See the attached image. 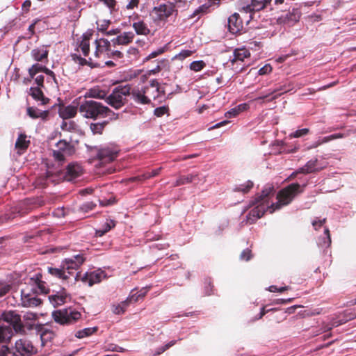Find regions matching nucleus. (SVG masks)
<instances>
[{
  "mask_svg": "<svg viewBox=\"0 0 356 356\" xmlns=\"http://www.w3.org/2000/svg\"><path fill=\"white\" fill-rule=\"evenodd\" d=\"M131 298H133V296H128L125 300L119 303L120 306L124 309V311H126V309L128 307L130 303L132 302Z\"/></svg>",
  "mask_w": 356,
  "mask_h": 356,
  "instance_id": "obj_63",
  "label": "nucleus"
},
{
  "mask_svg": "<svg viewBox=\"0 0 356 356\" xmlns=\"http://www.w3.org/2000/svg\"><path fill=\"white\" fill-rule=\"evenodd\" d=\"M27 114L33 119L36 118H42L45 120L49 115V112L47 111H40L34 107H29L27 108Z\"/></svg>",
  "mask_w": 356,
  "mask_h": 356,
  "instance_id": "obj_30",
  "label": "nucleus"
},
{
  "mask_svg": "<svg viewBox=\"0 0 356 356\" xmlns=\"http://www.w3.org/2000/svg\"><path fill=\"white\" fill-rule=\"evenodd\" d=\"M29 285L21 290V304L24 307L40 306L42 301L38 295L49 292L45 282L42 280V275L39 273H35L30 279Z\"/></svg>",
  "mask_w": 356,
  "mask_h": 356,
  "instance_id": "obj_2",
  "label": "nucleus"
},
{
  "mask_svg": "<svg viewBox=\"0 0 356 356\" xmlns=\"http://www.w3.org/2000/svg\"><path fill=\"white\" fill-rule=\"evenodd\" d=\"M40 87H31L30 88V95L38 102H40L41 104H45L48 99L45 98Z\"/></svg>",
  "mask_w": 356,
  "mask_h": 356,
  "instance_id": "obj_28",
  "label": "nucleus"
},
{
  "mask_svg": "<svg viewBox=\"0 0 356 356\" xmlns=\"http://www.w3.org/2000/svg\"><path fill=\"white\" fill-rule=\"evenodd\" d=\"M307 183L302 186L298 183H293L282 188L277 195V202H270V196L273 195L274 187L268 184L265 186L261 194L251 200L249 207H253L247 216V220L250 223L254 222L257 219L261 218L266 211H269L270 213L282 207L290 204L294 197L299 193L303 192Z\"/></svg>",
  "mask_w": 356,
  "mask_h": 356,
  "instance_id": "obj_1",
  "label": "nucleus"
},
{
  "mask_svg": "<svg viewBox=\"0 0 356 356\" xmlns=\"http://www.w3.org/2000/svg\"><path fill=\"white\" fill-rule=\"evenodd\" d=\"M149 178H150V176L149 175V172H146L145 173H143L141 175H139L138 176L131 178V181H144L147 179H149Z\"/></svg>",
  "mask_w": 356,
  "mask_h": 356,
  "instance_id": "obj_52",
  "label": "nucleus"
},
{
  "mask_svg": "<svg viewBox=\"0 0 356 356\" xmlns=\"http://www.w3.org/2000/svg\"><path fill=\"white\" fill-rule=\"evenodd\" d=\"M23 317L25 321H35L38 318V314L36 313L28 312L24 314Z\"/></svg>",
  "mask_w": 356,
  "mask_h": 356,
  "instance_id": "obj_53",
  "label": "nucleus"
},
{
  "mask_svg": "<svg viewBox=\"0 0 356 356\" xmlns=\"http://www.w3.org/2000/svg\"><path fill=\"white\" fill-rule=\"evenodd\" d=\"M26 135L24 134H20L15 143V147L17 149L18 154H21L26 150L29 145V140H26Z\"/></svg>",
  "mask_w": 356,
  "mask_h": 356,
  "instance_id": "obj_27",
  "label": "nucleus"
},
{
  "mask_svg": "<svg viewBox=\"0 0 356 356\" xmlns=\"http://www.w3.org/2000/svg\"><path fill=\"white\" fill-rule=\"evenodd\" d=\"M106 277V274L103 270H97L90 273H86L81 278L83 282H88L89 286L100 282Z\"/></svg>",
  "mask_w": 356,
  "mask_h": 356,
  "instance_id": "obj_18",
  "label": "nucleus"
},
{
  "mask_svg": "<svg viewBox=\"0 0 356 356\" xmlns=\"http://www.w3.org/2000/svg\"><path fill=\"white\" fill-rule=\"evenodd\" d=\"M44 73L49 76L48 79L53 80L54 82L57 84V81H56V75H55V74H54V72L53 71L50 70L49 69H48L47 67L45 69ZM47 81H49V80L47 79Z\"/></svg>",
  "mask_w": 356,
  "mask_h": 356,
  "instance_id": "obj_60",
  "label": "nucleus"
},
{
  "mask_svg": "<svg viewBox=\"0 0 356 356\" xmlns=\"http://www.w3.org/2000/svg\"><path fill=\"white\" fill-rule=\"evenodd\" d=\"M71 56L72 60L75 63H79L81 66L87 65L88 63V61L86 58H82L80 55H78L77 54H72Z\"/></svg>",
  "mask_w": 356,
  "mask_h": 356,
  "instance_id": "obj_49",
  "label": "nucleus"
},
{
  "mask_svg": "<svg viewBox=\"0 0 356 356\" xmlns=\"http://www.w3.org/2000/svg\"><path fill=\"white\" fill-rule=\"evenodd\" d=\"M134 33L131 31L124 32L111 40L113 45H127L131 43L134 38Z\"/></svg>",
  "mask_w": 356,
  "mask_h": 356,
  "instance_id": "obj_20",
  "label": "nucleus"
},
{
  "mask_svg": "<svg viewBox=\"0 0 356 356\" xmlns=\"http://www.w3.org/2000/svg\"><path fill=\"white\" fill-rule=\"evenodd\" d=\"M239 114L238 111H237L236 108L234 107L227 112L225 113V115L227 118H235Z\"/></svg>",
  "mask_w": 356,
  "mask_h": 356,
  "instance_id": "obj_56",
  "label": "nucleus"
},
{
  "mask_svg": "<svg viewBox=\"0 0 356 356\" xmlns=\"http://www.w3.org/2000/svg\"><path fill=\"white\" fill-rule=\"evenodd\" d=\"M139 2L140 0H126L124 8L127 10H132L138 7Z\"/></svg>",
  "mask_w": 356,
  "mask_h": 356,
  "instance_id": "obj_44",
  "label": "nucleus"
},
{
  "mask_svg": "<svg viewBox=\"0 0 356 356\" xmlns=\"http://www.w3.org/2000/svg\"><path fill=\"white\" fill-rule=\"evenodd\" d=\"M49 51L44 47L34 49L31 51V56L38 62L47 61Z\"/></svg>",
  "mask_w": 356,
  "mask_h": 356,
  "instance_id": "obj_26",
  "label": "nucleus"
},
{
  "mask_svg": "<svg viewBox=\"0 0 356 356\" xmlns=\"http://www.w3.org/2000/svg\"><path fill=\"white\" fill-rule=\"evenodd\" d=\"M69 298V295L64 289L57 292L56 294H53L49 296V300L50 302L54 305V307H58L63 305Z\"/></svg>",
  "mask_w": 356,
  "mask_h": 356,
  "instance_id": "obj_21",
  "label": "nucleus"
},
{
  "mask_svg": "<svg viewBox=\"0 0 356 356\" xmlns=\"http://www.w3.org/2000/svg\"><path fill=\"white\" fill-rule=\"evenodd\" d=\"M107 92L104 90H101L99 88H93L90 89L88 92H86L85 95V98L86 97H91V98H97V99H106Z\"/></svg>",
  "mask_w": 356,
  "mask_h": 356,
  "instance_id": "obj_29",
  "label": "nucleus"
},
{
  "mask_svg": "<svg viewBox=\"0 0 356 356\" xmlns=\"http://www.w3.org/2000/svg\"><path fill=\"white\" fill-rule=\"evenodd\" d=\"M10 289V286L4 281L0 280V297L5 296Z\"/></svg>",
  "mask_w": 356,
  "mask_h": 356,
  "instance_id": "obj_46",
  "label": "nucleus"
},
{
  "mask_svg": "<svg viewBox=\"0 0 356 356\" xmlns=\"http://www.w3.org/2000/svg\"><path fill=\"white\" fill-rule=\"evenodd\" d=\"M164 52V48H159L156 49V51H154L151 52L145 58L146 60H148L149 59L154 58L156 57L157 56L163 54Z\"/></svg>",
  "mask_w": 356,
  "mask_h": 356,
  "instance_id": "obj_55",
  "label": "nucleus"
},
{
  "mask_svg": "<svg viewBox=\"0 0 356 356\" xmlns=\"http://www.w3.org/2000/svg\"><path fill=\"white\" fill-rule=\"evenodd\" d=\"M79 111L85 118L96 120L101 118L104 111H106V106L95 100H88L86 98H79L78 103Z\"/></svg>",
  "mask_w": 356,
  "mask_h": 356,
  "instance_id": "obj_6",
  "label": "nucleus"
},
{
  "mask_svg": "<svg viewBox=\"0 0 356 356\" xmlns=\"http://www.w3.org/2000/svg\"><path fill=\"white\" fill-rule=\"evenodd\" d=\"M97 328L96 327H87L83 330H79L76 332L75 337L79 339H82L86 337H88L96 332Z\"/></svg>",
  "mask_w": 356,
  "mask_h": 356,
  "instance_id": "obj_38",
  "label": "nucleus"
},
{
  "mask_svg": "<svg viewBox=\"0 0 356 356\" xmlns=\"http://www.w3.org/2000/svg\"><path fill=\"white\" fill-rule=\"evenodd\" d=\"M2 318L3 322L0 321V342L9 341L13 336V330L16 333L24 332L21 316L16 312H5Z\"/></svg>",
  "mask_w": 356,
  "mask_h": 356,
  "instance_id": "obj_3",
  "label": "nucleus"
},
{
  "mask_svg": "<svg viewBox=\"0 0 356 356\" xmlns=\"http://www.w3.org/2000/svg\"><path fill=\"white\" fill-rule=\"evenodd\" d=\"M219 1L220 0H209V1L207 3H205L202 5H201L200 6H199L198 8H197L193 11V14H191L189 16V18L193 19V18L195 17L196 16L204 15V14L208 13L209 8L212 5L218 4Z\"/></svg>",
  "mask_w": 356,
  "mask_h": 356,
  "instance_id": "obj_24",
  "label": "nucleus"
},
{
  "mask_svg": "<svg viewBox=\"0 0 356 356\" xmlns=\"http://www.w3.org/2000/svg\"><path fill=\"white\" fill-rule=\"evenodd\" d=\"M272 0H247V5L242 7L246 13L250 14V19L253 18V15L265 8H266Z\"/></svg>",
  "mask_w": 356,
  "mask_h": 356,
  "instance_id": "obj_13",
  "label": "nucleus"
},
{
  "mask_svg": "<svg viewBox=\"0 0 356 356\" xmlns=\"http://www.w3.org/2000/svg\"><path fill=\"white\" fill-rule=\"evenodd\" d=\"M309 132V129L307 128H304L301 129L296 130V131L289 134V137L292 138H300L301 136L307 135Z\"/></svg>",
  "mask_w": 356,
  "mask_h": 356,
  "instance_id": "obj_45",
  "label": "nucleus"
},
{
  "mask_svg": "<svg viewBox=\"0 0 356 356\" xmlns=\"http://www.w3.org/2000/svg\"><path fill=\"white\" fill-rule=\"evenodd\" d=\"M86 258L83 254L74 255L70 258H66L62 261L61 268L48 267V272L58 278L67 280L69 275H72L74 280L79 279L80 273L74 274L72 270H76L85 261Z\"/></svg>",
  "mask_w": 356,
  "mask_h": 356,
  "instance_id": "obj_4",
  "label": "nucleus"
},
{
  "mask_svg": "<svg viewBox=\"0 0 356 356\" xmlns=\"http://www.w3.org/2000/svg\"><path fill=\"white\" fill-rule=\"evenodd\" d=\"M197 177V174H188L187 175L181 176L176 181V186L184 185L191 183Z\"/></svg>",
  "mask_w": 356,
  "mask_h": 356,
  "instance_id": "obj_33",
  "label": "nucleus"
},
{
  "mask_svg": "<svg viewBox=\"0 0 356 356\" xmlns=\"http://www.w3.org/2000/svg\"><path fill=\"white\" fill-rule=\"evenodd\" d=\"M96 43V51L95 54L97 57L100 56V55L104 52H107V54L110 51L111 42L107 39L101 38L99 40H95Z\"/></svg>",
  "mask_w": 356,
  "mask_h": 356,
  "instance_id": "obj_22",
  "label": "nucleus"
},
{
  "mask_svg": "<svg viewBox=\"0 0 356 356\" xmlns=\"http://www.w3.org/2000/svg\"><path fill=\"white\" fill-rule=\"evenodd\" d=\"M325 236L318 241V245L323 248H327L331 244V238L328 228H325L324 231Z\"/></svg>",
  "mask_w": 356,
  "mask_h": 356,
  "instance_id": "obj_39",
  "label": "nucleus"
},
{
  "mask_svg": "<svg viewBox=\"0 0 356 356\" xmlns=\"http://www.w3.org/2000/svg\"><path fill=\"white\" fill-rule=\"evenodd\" d=\"M61 128L64 131H72L76 129L77 125L74 121H63L61 124Z\"/></svg>",
  "mask_w": 356,
  "mask_h": 356,
  "instance_id": "obj_42",
  "label": "nucleus"
},
{
  "mask_svg": "<svg viewBox=\"0 0 356 356\" xmlns=\"http://www.w3.org/2000/svg\"><path fill=\"white\" fill-rule=\"evenodd\" d=\"M115 226V222L113 220H107L106 222L103 225L102 227L97 230L96 234L99 236H102L106 232L110 231L113 227Z\"/></svg>",
  "mask_w": 356,
  "mask_h": 356,
  "instance_id": "obj_36",
  "label": "nucleus"
},
{
  "mask_svg": "<svg viewBox=\"0 0 356 356\" xmlns=\"http://www.w3.org/2000/svg\"><path fill=\"white\" fill-rule=\"evenodd\" d=\"M99 1L106 6L110 9L111 12L117 10V1L115 0H99Z\"/></svg>",
  "mask_w": 356,
  "mask_h": 356,
  "instance_id": "obj_50",
  "label": "nucleus"
},
{
  "mask_svg": "<svg viewBox=\"0 0 356 356\" xmlns=\"http://www.w3.org/2000/svg\"><path fill=\"white\" fill-rule=\"evenodd\" d=\"M193 51L191 50H188V49L182 50L179 54H177L176 56V58H179L180 60H184L186 58L191 56L193 54Z\"/></svg>",
  "mask_w": 356,
  "mask_h": 356,
  "instance_id": "obj_51",
  "label": "nucleus"
},
{
  "mask_svg": "<svg viewBox=\"0 0 356 356\" xmlns=\"http://www.w3.org/2000/svg\"><path fill=\"white\" fill-rule=\"evenodd\" d=\"M112 311L115 314H122L124 313V309L120 306V304L118 305H113L112 307Z\"/></svg>",
  "mask_w": 356,
  "mask_h": 356,
  "instance_id": "obj_59",
  "label": "nucleus"
},
{
  "mask_svg": "<svg viewBox=\"0 0 356 356\" xmlns=\"http://www.w3.org/2000/svg\"><path fill=\"white\" fill-rule=\"evenodd\" d=\"M150 289L151 286H147L145 287L142 288L139 291L137 292L138 297H140L141 298H143V297L145 296V295Z\"/></svg>",
  "mask_w": 356,
  "mask_h": 356,
  "instance_id": "obj_61",
  "label": "nucleus"
},
{
  "mask_svg": "<svg viewBox=\"0 0 356 356\" xmlns=\"http://www.w3.org/2000/svg\"><path fill=\"white\" fill-rule=\"evenodd\" d=\"M56 149L53 150V156L58 161H63L65 156H70L74 152V147L65 140H59L56 145Z\"/></svg>",
  "mask_w": 356,
  "mask_h": 356,
  "instance_id": "obj_10",
  "label": "nucleus"
},
{
  "mask_svg": "<svg viewBox=\"0 0 356 356\" xmlns=\"http://www.w3.org/2000/svg\"><path fill=\"white\" fill-rule=\"evenodd\" d=\"M317 159L309 161L304 166L299 168L297 171L293 172L291 177H294L298 173L309 174L315 172L316 168Z\"/></svg>",
  "mask_w": 356,
  "mask_h": 356,
  "instance_id": "obj_23",
  "label": "nucleus"
},
{
  "mask_svg": "<svg viewBox=\"0 0 356 356\" xmlns=\"http://www.w3.org/2000/svg\"><path fill=\"white\" fill-rule=\"evenodd\" d=\"M143 87L149 99V104H152V106L156 105L155 103H152V100L157 104H160L165 100V91L160 87L159 83L156 79L149 81V84Z\"/></svg>",
  "mask_w": 356,
  "mask_h": 356,
  "instance_id": "obj_9",
  "label": "nucleus"
},
{
  "mask_svg": "<svg viewBox=\"0 0 356 356\" xmlns=\"http://www.w3.org/2000/svg\"><path fill=\"white\" fill-rule=\"evenodd\" d=\"M175 343H176V341L175 340L170 341V342H168L165 345L158 348L155 355H161V353L165 352L166 350H168V348H170V347L174 346Z\"/></svg>",
  "mask_w": 356,
  "mask_h": 356,
  "instance_id": "obj_47",
  "label": "nucleus"
},
{
  "mask_svg": "<svg viewBox=\"0 0 356 356\" xmlns=\"http://www.w3.org/2000/svg\"><path fill=\"white\" fill-rule=\"evenodd\" d=\"M106 111H104L101 115V118H108L111 120H117L118 118V113L112 111L108 107L106 106Z\"/></svg>",
  "mask_w": 356,
  "mask_h": 356,
  "instance_id": "obj_43",
  "label": "nucleus"
},
{
  "mask_svg": "<svg viewBox=\"0 0 356 356\" xmlns=\"http://www.w3.org/2000/svg\"><path fill=\"white\" fill-rule=\"evenodd\" d=\"M253 187V183L251 181H248L243 184L238 185L234 188L235 191L247 193Z\"/></svg>",
  "mask_w": 356,
  "mask_h": 356,
  "instance_id": "obj_40",
  "label": "nucleus"
},
{
  "mask_svg": "<svg viewBox=\"0 0 356 356\" xmlns=\"http://www.w3.org/2000/svg\"><path fill=\"white\" fill-rule=\"evenodd\" d=\"M168 111V107L167 106H163L156 108L154 111V114L156 117H161Z\"/></svg>",
  "mask_w": 356,
  "mask_h": 356,
  "instance_id": "obj_48",
  "label": "nucleus"
},
{
  "mask_svg": "<svg viewBox=\"0 0 356 356\" xmlns=\"http://www.w3.org/2000/svg\"><path fill=\"white\" fill-rule=\"evenodd\" d=\"M44 77L43 75H38L34 77L35 83L38 85V87L44 86Z\"/></svg>",
  "mask_w": 356,
  "mask_h": 356,
  "instance_id": "obj_62",
  "label": "nucleus"
},
{
  "mask_svg": "<svg viewBox=\"0 0 356 356\" xmlns=\"http://www.w3.org/2000/svg\"><path fill=\"white\" fill-rule=\"evenodd\" d=\"M79 48L84 56H88L90 52L89 38L86 35H83V39L80 42Z\"/></svg>",
  "mask_w": 356,
  "mask_h": 356,
  "instance_id": "obj_35",
  "label": "nucleus"
},
{
  "mask_svg": "<svg viewBox=\"0 0 356 356\" xmlns=\"http://www.w3.org/2000/svg\"><path fill=\"white\" fill-rule=\"evenodd\" d=\"M250 56V53L245 49H236L234 52V58L232 60L233 63L237 61H243L245 58Z\"/></svg>",
  "mask_w": 356,
  "mask_h": 356,
  "instance_id": "obj_32",
  "label": "nucleus"
},
{
  "mask_svg": "<svg viewBox=\"0 0 356 356\" xmlns=\"http://www.w3.org/2000/svg\"><path fill=\"white\" fill-rule=\"evenodd\" d=\"M39 332L42 346H45L47 343L51 341L55 335L54 332L45 327H42Z\"/></svg>",
  "mask_w": 356,
  "mask_h": 356,
  "instance_id": "obj_31",
  "label": "nucleus"
},
{
  "mask_svg": "<svg viewBox=\"0 0 356 356\" xmlns=\"http://www.w3.org/2000/svg\"><path fill=\"white\" fill-rule=\"evenodd\" d=\"M118 152V148L113 146H106L98 150L97 157L102 163L111 162L117 158Z\"/></svg>",
  "mask_w": 356,
  "mask_h": 356,
  "instance_id": "obj_14",
  "label": "nucleus"
},
{
  "mask_svg": "<svg viewBox=\"0 0 356 356\" xmlns=\"http://www.w3.org/2000/svg\"><path fill=\"white\" fill-rule=\"evenodd\" d=\"M251 258L252 254L249 249L244 250L240 255V259L241 260L249 261Z\"/></svg>",
  "mask_w": 356,
  "mask_h": 356,
  "instance_id": "obj_54",
  "label": "nucleus"
},
{
  "mask_svg": "<svg viewBox=\"0 0 356 356\" xmlns=\"http://www.w3.org/2000/svg\"><path fill=\"white\" fill-rule=\"evenodd\" d=\"M206 66L203 60L193 61L190 64V69L194 72H200Z\"/></svg>",
  "mask_w": 356,
  "mask_h": 356,
  "instance_id": "obj_41",
  "label": "nucleus"
},
{
  "mask_svg": "<svg viewBox=\"0 0 356 356\" xmlns=\"http://www.w3.org/2000/svg\"><path fill=\"white\" fill-rule=\"evenodd\" d=\"M79 106L74 105H68L60 109L59 114L60 116L63 120H67L72 118H74L76 113Z\"/></svg>",
  "mask_w": 356,
  "mask_h": 356,
  "instance_id": "obj_25",
  "label": "nucleus"
},
{
  "mask_svg": "<svg viewBox=\"0 0 356 356\" xmlns=\"http://www.w3.org/2000/svg\"><path fill=\"white\" fill-rule=\"evenodd\" d=\"M108 123V122L106 120L102 122L91 123L90 129L93 134H102Z\"/></svg>",
  "mask_w": 356,
  "mask_h": 356,
  "instance_id": "obj_34",
  "label": "nucleus"
},
{
  "mask_svg": "<svg viewBox=\"0 0 356 356\" xmlns=\"http://www.w3.org/2000/svg\"><path fill=\"white\" fill-rule=\"evenodd\" d=\"M83 172V167L79 163L76 162L70 163L63 172V179L67 181H73L80 177Z\"/></svg>",
  "mask_w": 356,
  "mask_h": 356,
  "instance_id": "obj_12",
  "label": "nucleus"
},
{
  "mask_svg": "<svg viewBox=\"0 0 356 356\" xmlns=\"http://www.w3.org/2000/svg\"><path fill=\"white\" fill-rule=\"evenodd\" d=\"M271 70H272L271 66L270 65H266L259 70L258 73L259 75H264V74H267L270 73L271 72Z\"/></svg>",
  "mask_w": 356,
  "mask_h": 356,
  "instance_id": "obj_58",
  "label": "nucleus"
},
{
  "mask_svg": "<svg viewBox=\"0 0 356 356\" xmlns=\"http://www.w3.org/2000/svg\"><path fill=\"white\" fill-rule=\"evenodd\" d=\"M47 67L45 66L42 65L39 63L33 64L29 69V74L31 76V79H34L35 75L40 72H42L44 73L45 69Z\"/></svg>",
  "mask_w": 356,
  "mask_h": 356,
  "instance_id": "obj_37",
  "label": "nucleus"
},
{
  "mask_svg": "<svg viewBox=\"0 0 356 356\" xmlns=\"http://www.w3.org/2000/svg\"><path fill=\"white\" fill-rule=\"evenodd\" d=\"M14 350L3 345L0 350V356H32L37 353V348L32 341L25 337L15 341Z\"/></svg>",
  "mask_w": 356,
  "mask_h": 356,
  "instance_id": "obj_5",
  "label": "nucleus"
},
{
  "mask_svg": "<svg viewBox=\"0 0 356 356\" xmlns=\"http://www.w3.org/2000/svg\"><path fill=\"white\" fill-rule=\"evenodd\" d=\"M300 17L301 12L300 8H293L288 13L282 15L279 18V21L288 26H293L299 21Z\"/></svg>",
  "mask_w": 356,
  "mask_h": 356,
  "instance_id": "obj_15",
  "label": "nucleus"
},
{
  "mask_svg": "<svg viewBox=\"0 0 356 356\" xmlns=\"http://www.w3.org/2000/svg\"><path fill=\"white\" fill-rule=\"evenodd\" d=\"M95 204H94L93 202H86L85 204H83L81 207V209L85 211H90V210H92L94 209V207H95Z\"/></svg>",
  "mask_w": 356,
  "mask_h": 356,
  "instance_id": "obj_64",
  "label": "nucleus"
},
{
  "mask_svg": "<svg viewBox=\"0 0 356 356\" xmlns=\"http://www.w3.org/2000/svg\"><path fill=\"white\" fill-rule=\"evenodd\" d=\"M131 92L129 84L120 85L106 96V102L115 109L122 108L126 104V97Z\"/></svg>",
  "mask_w": 356,
  "mask_h": 356,
  "instance_id": "obj_8",
  "label": "nucleus"
},
{
  "mask_svg": "<svg viewBox=\"0 0 356 356\" xmlns=\"http://www.w3.org/2000/svg\"><path fill=\"white\" fill-rule=\"evenodd\" d=\"M109 57L113 58H122L123 57V54L118 50L111 51L108 53Z\"/></svg>",
  "mask_w": 356,
  "mask_h": 356,
  "instance_id": "obj_57",
  "label": "nucleus"
},
{
  "mask_svg": "<svg viewBox=\"0 0 356 356\" xmlns=\"http://www.w3.org/2000/svg\"><path fill=\"white\" fill-rule=\"evenodd\" d=\"M51 316L56 323L61 325H69L81 319L82 315L76 309L69 307L54 311Z\"/></svg>",
  "mask_w": 356,
  "mask_h": 356,
  "instance_id": "obj_7",
  "label": "nucleus"
},
{
  "mask_svg": "<svg viewBox=\"0 0 356 356\" xmlns=\"http://www.w3.org/2000/svg\"><path fill=\"white\" fill-rule=\"evenodd\" d=\"M227 28L229 31L232 34H236L241 31L243 22L238 13H234L228 17Z\"/></svg>",
  "mask_w": 356,
  "mask_h": 356,
  "instance_id": "obj_17",
  "label": "nucleus"
},
{
  "mask_svg": "<svg viewBox=\"0 0 356 356\" xmlns=\"http://www.w3.org/2000/svg\"><path fill=\"white\" fill-rule=\"evenodd\" d=\"M176 11L172 4L163 3L153 8L152 15L154 21H165Z\"/></svg>",
  "mask_w": 356,
  "mask_h": 356,
  "instance_id": "obj_11",
  "label": "nucleus"
},
{
  "mask_svg": "<svg viewBox=\"0 0 356 356\" xmlns=\"http://www.w3.org/2000/svg\"><path fill=\"white\" fill-rule=\"evenodd\" d=\"M131 99L134 102L135 104L138 105H146L149 104V99L146 95L144 87L141 88L131 87V92L129 94Z\"/></svg>",
  "mask_w": 356,
  "mask_h": 356,
  "instance_id": "obj_16",
  "label": "nucleus"
},
{
  "mask_svg": "<svg viewBox=\"0 0 356 356\" xmlns=\"http://www.w3.org/2000/svg\"><path fill=\"white\" fill-rule=\"evenodd\" d=\"M134 23L132 27L134 29L137 35H147L150 33V30L148 26L143 20L140 19V17L138 14L134 15L132 17Z\"/></svg>",
  "mask_w": 356,
  "mask_h": 356,
  "instance_id": "obj_19",
  "label": "nucleus"
}]
</instances>
